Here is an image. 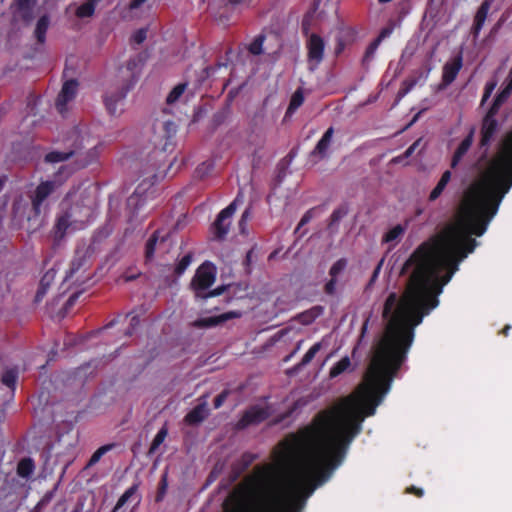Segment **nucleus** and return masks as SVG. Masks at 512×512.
Returning <instances> with one entry per match:
<instances>
[{
    "label": "nucleus",
    "mask_w": 512,
    "mask_h": 512,
    "mask_svg": "<svg viewBox=\"0 0 512 512\" xmlns=\"http://www.w3.org/2000/svg\"><path fill=\"white\" fill-rule=\"evenodd\" d=\"M415 84H416L415 80L405 81L404 85H406V87L402 90V94L403 95L407 94L415 86Z\"/></svg>",
    "instance_id": "54"
},
{
    "label": "nucleus",
    "mask_w": 512,
    "mask_h": 512,
    "mask_svg": "<svg viewBox=\"0 0 512 512\" xmlns=\"http://www.w3.org/2000/svg\"><path fill=\"white\" fill-rule=\"evenodd\" d=\"M351 360L348 356L343 357L340 361L332 366L329 371V377L335 378L342 373L351 370Z\"/></svg>",
    "instance_id": "21"
},
{
    "label": "nucleus",
    "mask_w": 512,
    "mask_h": 512,
    "mask_svg": "<svg viewBox=\"0 0 512 512\" xmlns=\"http://www.w3.org/2000/svg\"><path fill=\"white\" fill-rule=\"evenodd\" d=\"M168 236V234L162 235L159 230H156L151 235L145 246V257L147 260H151L154 257L157 248L161 249L165 245Z\"/></svg>",
    "instance_id": "12"
},
{
    "label": "nucleus",
    "mask_w": 512,
    "mask_h": 512,
    "mask_svg": "<svg viewBox=\"0 0 512 512\" xmlns=\"http://www.w3.org/2000/svg\"><path fill=\"white\" fill-rule=\"evenodd\" d=\"M23 17H24V19H29L30 18L28 15H24Z\"/></svg>",
    "instance_id": "64"
},
{
    "label": "nucleus",
    "mask_w": 512,
    "mask_h": 512,
    "mask_svg": "<svg viewBox=\"0 0 512 512\" xmlns=\"http://www.w3.org/2000/svg\"><path fill=\"white\" fill-rule=\"evenodd\" d=\"M87 164L86 159H81L77 166L62 165L54 174L53 179L41 181L29 195L34 215L39 216L46 212L49 208L47 201L50 195L61 187L77 169L85 167Z\"/></svg>",
    "instance_id": "1"
},
{
    "label": "nucleus",
    "mask_w": 512,
    "mask_h": 512,
    "mask_svg": "<svg viewBox=\"0 0 512 512\" xmlns=\"http://www.w3.org/2000/svg\"><path fill=\"white\" fill-rule=\"evenodd\" d=\"M337 279L331 277V279L325 284L324 291L326 294L333 295L336 291Z\"/></svg>",
    "instance_id": "43"
},
{
    "label": "nucleus",
    "mask_w": 512,
    "mask_h": 512,
    "mask_svg": "<svg viewBox=\"0 0 512 512\" xmlns=\"http://www.w3.org/2000/svg\"><path fill=\"white\" fill-rule=\"evenodd\" d=\"M420 142H421V139L416 140L410 147H408V149L403 153V155H401L397 158H394L393 161L399 162L403 158L410 157L414 153L416 148L419 146Z\"/></svg>",
    "instance_id": "38"
},
{
    "label": "nucleus",
    "mask_w": 512,
    "mask_h": 512,
    "mask_svg": "<svg viewBox=\"0 0 512 512\" xmlns=\"http://www.w3.org/2000/svg\"><path fill=\"white\" fill-rule=\"evenodd\" d=\"M512 93V90H509V87L505 86L503 90L497 95L490 109L492 113H498L500 106L506 101L509 95Z\"/></svg>",
    "instance_id": "27"
},
{
    "label": "nucleus",
    "mask_w": 512,
    "mask_h": 512,
    "mask_svg": "<svg viewBox=\"0 0 512 512\" xmlns=\"http://www.w3.org/2000/svg\"><path fill=\"white\" fill-rule=\"evenodd\" d=\"M137 489H138L137 484H134L130 488H128L118 499L112 512H119L120 508L122 506H124L127 503V501L137 492Z\"/></svg>",
    "instance_id": "24"
},
{
    "label": "nucleus",
    "mask_w": 512,
    "mask_h": 512,
    "mask_svg": "<svg viewBox=\"0 0 512 512\" xmlns=\"http://www.w3.org/2000/svg\"><path fill=\"white\" fill-rule=\"evenodd\" d=\"M67 147L63 151H51L45 155L44 161L46 163H59L67 161L68 159L79 156L83 149L82 137L77 129H73L69 132L65 139Z\"/></svg>",
    "instance_id": "5"
},
{
    "label": "nucleus",
    "mask_w": 512,
    "mask_h": 512,
    "mask_svg": "<svg viewBox=\"0 0 512 512\" xmlns=\"http://www.w3.org/2000/svg\"><path fill=\"white\" fill-rule=\"evenodd\" d=\"M509 329H510V326H509V325L505 326V327L503 328V330H502V333H503L505 336H507V335H508V330H509Z\"/></svg>",
    "instance_id": "59"
},
{
    "label": "nucleus",
    "mask_w": 512,
    "mask_h": 512,
    "mask_svg": "<svg viewBox=\"0 0 512 512\" xmlns=\"http://www.w3.org/2000/svg\"><path fill=\"white\" fill-rule=\"evenodd\" d=\"M48 288H46L45 286L42 288V286L40 285L39 286V289L36 293V296H35V300L37 302L41 301L42 298L44 297V295L46 294V291H47Z\"/></svg>",
    "instance_id": "52"
},
{
    "label": "nucleus",
    "mask_w": 512,
    "mask_h": 512,
    "mask_svg": "<svg viewBox=\"0 0 512 512\" xmlns=\"http://www.w3.org/2000/svg\"><path fill=\"white\" fill-rule=\"evenodd\" d=\"M257 456L252 453H244L241 457V463L243 465V468H247L250 466L255 460Z\"/></svg>",
    "instance_id": "40"
},
{
    "label": "nucleus",
    "mask_w": 512,
    "mask_h": 512,
    "mask_svg": "<svg viewBox=\"0 0 512 512\" xmlns=\"http://www.w3.org/2000/svg\"><path fill=\"white\" fill-rule=\"evenodd\" d=\"M307 62L310 70H315L324 58L325 42L318 34L312 33L306 41Z\"/></svg>",
    "instance_id": "7"
},
{
    "label": "nucleus",
    "mask_w": 512,
    "mask_h": 512,
    "mask_svg": "<svg viewBox=\"0 0 512 512\" xmlns=\"http://www.w3.org/2000/svg\"><path fill=\"white\" fill-rule=\"evenodd\" d=\"M34 469L33 460L31 458H24L17 465V474L22 478H29L33 474Z\"/></svg>",
    "instance_id": "22"
},
{
    "label": "nucleus",
    "mask_w": 512,
    "mask_h": 512,
    "mask_svg": "<svg viewBox=\"0 0 512 512\" xmlns=\"http://www.w3.org/2000/svg\"><path fill=\"white\" fill-rule=\"evenodd\" d=\"M236 316H238L237 313L229 312V313L222 314L220 316L201 318V319L195 320L192 323V326L195 328H200V329L210 328V327L217 326L218 324H220L228 319H231L233 317H236Z\"/></svg>",
    "instance_id": "14"
},
{
    "label": "nucleus",
    "mask_w": 512,
    "mask_h": 512,
    "mask_svg": "<svg viewBox=\"0 0 512 512\" xmlns=\"http://www.w3.org/2000/svg\"><path fill=\"white\" fill-rule=\"evenodd\" d=\"M380 44V40H374L367 48L365 53V58H371L373 57L374 53L376 52L378 46Z\"/></svg>",
    "instance_id": "47"
},
{
    "label": "nucleus",
    "mask_w": 512,
    "mask_h": 512,
    "mask_svg": "<svg viewBox=\"0 0 512 512\" xmlns=\"http://www.w3.org/2000/svg\"><path fill=\"white\" fill-rule=\"evenodd\" d=\"M113 444H107V445H103L101 446L100 448H98L91 456V458L89 459L87 465H86V468H90L92 466H94L96 463L99 462V460L101 459V457L106 454L108 451H110L112 448H113Z\"/></svg>",
    "instance_id": "25"
},
{
    "label": "nucleus",
    "mask_w": 512,
    "mask_h": 512,
    "mask_svg": "<svg viewBox=\"0 0 512 512\" xmlns=\"http://www.w3.org/2000/svg\"><path fill=\"white\" fill-rule=\"evenodd\" d=\"M321 312V307H314L313 309L300 314L299 319L303 324H310Z\"/></svg>",
    "instance_id": "34"
},
{
    "label": "nucleus",
    "mask_w": 512,
    "mask_h": 512,
    "mask_svg": "<svg viewBox=\"0 0 512 512\" xmlns=\"http://www.w3.org/2000/svg\"><path fill=\"white\" fill-rule=\"evenodd\" d=\"M17 378H18V373L15 369H7L2 374L1 382L5 386H7L11 389H14Z\"/></svg>",
    "instance_id": "26"
},
{
    "label": "nucleus",
    "mask_w": 512,
    "mask_h": 512,
    "mask_svg": "<svg viewBox=\"0 0 512 512\" xmlns=\"http://www.w3.org/2000/svg\"><path fill=\"white\" fill-rule=\"evenodd\" d=\"M167 429L165 427L161 428L158 433L155 435L151 446L149 448L148 454L151 455L156 452V450L159 448V446L164 442L166 436H167Z\"/></svg>",
    "instance_id": "30"
},
{
    "label": "nucleus",
    "mask_w": 512,
    "mask_h": 512,
    "mask_svg": "<svg viewBox=\"0 0 512 512\" xmlns=\"http://www.w3.org/2000/svg\"><path fill=\"white\" fill-rule=\"evenodd\" d=\"M77 82L75 80L66 81L56 99V108L60 114L67 111V104L74 99L77 92Z\"/></svg>",
    "instance_id": "10"
},
{
    "label": "nucleus",
    "mask_w": 512,
    "mask_h": 512,
    "mask_svg": "<svg viewBox=\"0 0 512 512\" xmlns=\"http://www.w3.org/2000/svg\"><path fill=\"white\" fill-rule=\"evenodd\" d=\"M383 261L384 260L381 259L380 262L378 263V265L376 266V268L374 269L372 277H371V280H370V284L373 283L377 279V277H378V275L380 273Z\"/></svg>",
    "instance_id": "50"
},
{
    "label": "nucleus",
    "mask_w": 512,
    "mask_h": 512,
    "mask_svg": "<svg viewBox=\"0 0 512 512\" xmlns=\"http://www.w3.org/2000/svg\"><path fill=\"white\" fill-rule=\"evenodd\" d=\"M347 267V260L344 258H341L337 260L332 267L329 270V275L333 278L337 279V276L340 275L345 268Z\"/></svg>",
    "instance_id": "33"
},
{
    "label": "nucleus",
    "mask_w": 512,
    "mask_h": 512,
    "mask_svg": "<svg viewBox=\"0 0 512 512\" xmlns=\"http://www.w3.org/2000/svg\"><path fill=\"white\" fill-rule=\"evenodd\" d=\"M146 36H147V31L146 29H139L138 31H136L133 36H132V40L133 42H135L136 44H141L145 39H146Z\"/></svg>",
    "instance_id": "41"
},
{
    "label": "nucleus",
    "mask_w": 512,
    "mask_h": 512,
    "mask_svg": "<svg viewBox=\"0 0 512 512\" xmlns=\"http://www.w3.org/2000/svg\"><path fill=\"white\" fill-rule=\"evenodd\" d=\"M140 324V319L138 316H132L130 319V328L127 330V335H132L133 330Z\"/></svg>",
    "instance_id": "48"
},
{
    "label": "nucleus",
    "mask_w": 512,
    "mask_h": 512,
    "mask_svg": "<svg viewBox=\"0 0 512 512\" xmlns=\"http://www.w3.org/2000/svg\"><path fill=\"white\" fill-rule=\"evenodd\" d=\"M208 416L207 403L203 402L194 407L184 418L185 422L189 425H196L201 423Z\"/></svg>",
    "instance_id": "18"
},
{
    "label": "nucleus",
    "mask_w": 512,
    "mask_h": 512,
    "mask_svg": "<svg viewBox=\"0 0 512 512\" xmlns=\"http://www.w3.org/2000/svg\"><path fill=\"white\" fill-rule=\"evenodd\" d=\"M251 0H229V3L233 6H246L249 5Z\"/></svg>",
    "instance_id": "56"
},
{
    "label": "nucleus",
    "mask_w": 512,
    "mask_h": 512,
    "mask_svg": "<svg viewBox=\"0 0 512 512\" xmlns=\"http://www.w3.org/2000/svg\"><path fill=\"white\" fill-rule=\"evenodd\" d=\"M192 261V255L191 254H187L185 255L180 261L179 263L177 264L176 268H175V272L178 274V275H181L182 273H184V271L187 269V267L190 265Z\"/></svg>",
    "instance_id": "35"
},
{
    "label": "nucleus",
    "mask_w": 512,
    "mask_h": 512,
    "mask_svg": "<svg viewBox=\"0 0 512 512\" xmlns=\"http://www.w3.org/2000/svg\"><path fill=\"white\" fill-rule=\"evenodd\" d=\"M301 343H302V341L298 342L296 350H298L300 348Z\"/></svg>",
    "instance_id": "60"
},
{
    "label": "nucleus",
    "mask_w": 512,
    "mask_h": 512,
    "mask_svg": "<svg viewBox=\"0 0 512 512\" xmlns=\"http://www.w3.org/2000/svg\"><path fill=\"white\" fill-rule=\"evenodd\" d=\"M48 27H49V17L47 15H44L38 20V22L36 24V28H35V36H36L38 42L41 44L45 42L46 32L48 30Z\"/></svg>",
    "instance_id": "23"
},
{
    "label": "nucleus",
    "mask_w": 512,
    "mask_h": 512,
    "mask_svg": "<svg viewBox=\"0 0 512 512\" xmlns=\"http://www.w3.org/2000/svg\"><path fill=\"white\" fill-rule=\"evenodd\" d=\"M451 176H452V173H451L450 170H446L442 174V176H441L440 180L438 181L437 185L433 188V190L429 194L428 200L430 202H433V201L437 200L441 196V194L443 193L444 189L446 188V186L450 182Z\"/></svg>",
    "instance_id": "19"
},
{
    "label": "nucleus",
    "mask_w": 512,
    "mask_h": 512,
    "mask_svg": "<svg viewBox=\"0 0 512 512\" xmlns=\"http://www.w3.org/2000/svg\"><path fill=\"white\" fill-rule=\"evenodd\" d=\"M185 89H186V84H178L177 86H175L173 88V90L167 96V99H166L167 103L168 104L175 103L180 98V96L184 93Z\"/></svg>",
    "instance_id": "32"
},
{
    "label": "nucleus",
    "mask_w": 512,
    "mask_h": 512,
    "mask_svg": "<svg viewBox=\"0 0 512 512\" xmlns=\"http://www.w3.org/2000/svg\"><path fill=\"white\" fill-rule=\"evenodd\" d=\"M62 205L72 214L73 221L80 222L82 225L91 218L96 200L87 189H77L67 193Z\"/></svg>",
    "instance_id": "3"
},
{
    "label": "nucleus",
    "mask_w": 512,
    "mask_h": 512,
    "mask_svg": "<svg viewBox=\"0 0 512 512\" xmlns=\"http://www.w3.org/2000/svg\"><path fill=\"white\" fill-rule=\"evenodd\" d=\"M78 224L80 225V222L73 221L72 214L65 209V211L56 219L54 226L56 237L63 238L71 226H76Z\"/></svg>",
    "instance_id": "13"
},
{
    "label": "nucleus",
    "mask_w": 512,
    "mask_h": 512,
    "mask_svg": "<svg viewBox=\"0 0 512 512\" xmlns=\"http://www.w3.org/2000/svg\"><path fill=\"white\" fill-rule=\"evenodd\" d=\"M334 134L333 127H329L326 132L323 134L321 139L316 144L314 150L311 152L312 156H319L320 159H323L327 155V151L330 147L332 137Z\"/></svg>",
    "instance_id": "15"
},
{
    "label": "nucleus",
    "mask_w": 512,
    "mask_h": 512,
    "mask_svg": "<svg viewBox=\"0 0 512 512\" xmlns=\"http://www.w3.org/2000/svg\"><path fill=\"white\" fill-rule=\"evenodd\" d=\"M405 230V227L400 224L394 226L383 235L382 242L393 243L392 246H394L395 243L403 236Z\"/></svg>",
    "instance_id": "20"
},
{
    "label": "nucleus",
    "mask_w": 512,
    "mask_h": 512,
    "mask_svg": "<svg viewBox=\"0 0 512 512\" xmlns=\"http://www.w3.org/2000/svg\"><path fill=\"white\" fill-rule=\"evenodd\" d=\"M491 7V2L489 0H485L481 6L478 8L476 15L474 17V23L472 27V31L474 36H478L479 32L481 31L485 20L487 18L488 12Z\"/></svg>",
    "instance_id": "17"
},
{
    "label": "nucleus",
    "mask_w": 512,
    "mask_h": 512,
    "mask_svg": "<svg viewBox=\"0 0 512 512\" xmlns=\"http://www.w3.org/2000/svg\"><path fill=\"white\" fill-rule=\"evenodd\" d=\"M322 347V344L321 342H317L315 343L306 353L305 355L303 356L301 362L297 365L298 368L302 367V366H306L307 364H309L313 358L315 357V355L320 351Z\"/></svg>",
    "instance_id": "29"
},
{
    "label": "nucleus",
    "mask_w": 512,
    "mask_h": 512,
    "mask_svg": "<svg viewBox=\"0 0 512 512\" xmlns=\"http://www.w3.org/2000/svg\"><path fill=\"white\" fill-rule=\"evenodd\" d=\"M512 93V90H509V87L505 86L503 90L497 95L490 109L492 113H498L500 106L506 101L509 95Z\"/></svg>",
    "instance_id": "28"
},
{
    "label": "nucleus",
    "mask_w": 512,
    "mask_h": 512,
    "mask_svg": "<svg viewBox=\"0 0 512 512\" xmlns=\"http://www.w3.org/2000/svg\"><path fill=\"white\" fill-rule=\"evenodd\" d=\"M140 275V273L137 271L135 273H129L128 271L124 273L123 275V279L128 282V281H132L134 279H136L138 276Z\"/></svg>",
    "instance_id": "55"
},
{
    "label": "nucleus",
    "mask_w": 512,
    "mask_h": 512,
    "mask_svg": "<svg viewBox=\"0 0 512 512\" xmlns=\"http://www.w3.org/2000/svg\"><path fill=\"white\" fill-rule=\"evenodd\" d=\"M474 138V130H471L469 134L462 140V142L459 144L458 148L456 149L452 161H451V167L455 168L459 162L462 160L464 155L468 152V150L471 148Z\"/></svg>",
    "instance_id": "16"
},
{
    "label": "nucleus",
    "mask_w": 512,
    "mask_h": 512,
    "mask_svg": "<svg viewBox=\"0 0 512 512\" xmlns=\"http://www.w3.org/2000/svg\"><path fill=\"white\" fill-rule=\"evenodd\" d=\"M242 202L243 195L239 192L236 198L218 214L215 222L213 223L215 238L222 240L226 237L231 226L232 216L237 209V205Z\"/></svg>",
    "instance_id": "6"
},
{
    "label": "nucleus",
    "mask_w": 512,
    "mask_h": 512,
    "mask_svg": "<svg viewBox=\"0 0 512 512\" xmlns=\"http://www.w3.org/2000/svg\"><path fill=\"white\" fill-rule=\"evenodd\" d=\"M264 37H257L249 46V51L254 55H259L262 53Z\"/></svg>",
    "instance_id": "36"
},
{
    "label": "nucleus",
    "mask_w": 512,
    "mask_h": 512,
    "mask_svg": "<svg viewBox=\"0 0 512 512\" xmlns=\"http://www.w3.org/2000/svg\"><path fill=\"white\" fill-rule=\"evenodd\" d=\"M429 73H430V70H427L425 77H428Z\"/></svg>",
    "instance_id": "62"
},
{
    "label": "nucleus",
    "mask_w": 512,
    "mask_h": 512,
    "mask_svg": "<svg viewBox=\"0 0 512 512\" xmlns=\"http://www.w3.org/2000/svg\"><path fill=\"white\" fill-rule=\"evenodd\" d=\"M135 68L136 62L130 60L125 68L119 69L117 75L118 89L117 91L108 92L105 97V106L109 114L116 115L121 112L124 98L138 79Z\"/></svg>",
    "instance_id": "2"
},
{
    "label": "nucleus",
    "mask_w": 512,
    "mask_h": 512,
    "mask_svg": "<svg viewBox=\"0 0 512 512\" xmlns=\"http://www.w3.org/2000/svg\"><path fill=\"white\" fill-rule=\"evenodd\" d=\"M54 280V273L51 272V271H48L44 274V276L42 277L41 281H40V285L42 286V288L45 286L46 288H48L51 284V282Z\"/></svg>",
    "instance_id": "46"
},
{
    "label": "nucleus",
    "mask_w": 512,
    "mask_h": 512,
    "mask_svg": "<svg viewBox=\"0 0 512 512\" xmlns=\"http://www.w3.org/2000/svg\"><path fill=\"white\" fill-rule=\"evenodd\" d=\"M304 101V96L301 90H297L294 92V94L291 97L290 104L288 107V112H293L296 109H298Z\"/></svg>",
    "instance_id": "31"
},
{
    "label": "nucleus",
    "mask_w": 512,
    "mask_h": 512,
    "mask_svg": "<svg viewBox=\"0 0 512 512\" xmlns=\"http://www.w3.org/2000/svg\"><path fill=\"white\" fill-rule=\"evenodd\" d=\"M344 212L340 209L334 210L330 216V224L329 226L332 227L335 223L339 222L342 217L344 216Z\"/></svg>",
    "instance_id": "45"
},
{
    "label": "nucleus",
    "mask_w": 512,
    "mask_h": 512,
    "mask_svg": "<svg viewBox=\"0 0 512 512\" xmlns=\"http://www.w3.org/2000/svg\"><path fill=\"white\" fill-rule=\"evenodd\" d=\"M250 215H251V211H250V208H247L242 216H241V219L239 221V230L242 234H246L247 231H246V225H247V221L249 220L250 218Z\"/></svg>",
    "instance_id": "37"
},
{
    "label": "nucleus",
    "mask_w": 512,
    "mask_h": 512,
    "mask_svg": "<svg viewBox=\"0 0 512 512\" xmlns=\"http://www.w3.org/2000/svg\"><path fill=\"white\" fill-rule=\"evenodd\" d=\"M17 2L21 9H30L34 0H17Z\"/></svg>",
    "instance_id": "51"
},
{
    "label": "nucleus",
    "mask_w": 512,
    "mask_h": 512,
    "mask_svg": "<svg viewBox=\"0 0 512 512\" xmlns=\"http://www.w3.org/2000/svg\"><path fill=\"white\" fill-rule=\"evenodd\" d=\"M313 213H314V209H310L302 216V218L296 228V232L299 231L302 226L306 225L313 218Z\"/></svg>",
    "instance_id": "42"
},
{
    "label": "nucleus",
    "mask_w": 512,
    "mask_h": 512,
    "mask_svg": "<svg viewBox=\"0 0 512 512\" xmlns=\"http://www.w3.org/2000/svg\"><path fill=\"white\" fill-rule=\"evenodd\" d=\"M391 33V30L389 29H384L381 31V33L379 34V36L376 38V40H380V43L382 42V40L384 38H386L387 36H389Z\"/></svg>",
    "instance_id": "58"
},
{
    "label": "nucleus",
    "mask_w": 512,
    "mask_h": 512,
    "mask_svg": "<svg viewBox=\"0 0 512 512\" xmlns=\"http://www.w3.org/2000/svg\"><path fill=\"white\" fill-rule=\"evenodd\" d=\"M496 87V83L495 82H489L485 85V89H484V94H483V97H482V100H481V104L483 105L488 99L489 97L491 96L493 90L495 89Z\"/></svg>",
    "instance_id": "39"
},
{
    "label": "nucleus",
    "mask_w": 512,
    "mask_h": 512,
    "mask_svg": "<svg viewBox=\"0 0 512 512\" xmlns=\"http://www.w3.org/2000/svg\"><path fill=\"white\" fill-rule=\"evenodd\" d=\"M463 65L462 55L459 53L448 60L442 69V79L439 84V90L447 88L457 77Z\"/></svg>",
    "instance_id": "9"
},
{
    "label": "nucleus",
    "mask_w": 512,
    "mask_h": 512,
    "mask_svg": "<svg viewBox=\"0 0 512 512\" xmlns=\"http://www.w3.org/2000/svg\"><path fill=\"white\" fill-rule=\"evenodd\" d=\"M407 492L412 493V494L416 495L417 497H422L424 494L422 489L417 488L415 486H411V487L407 488Z\"/></svg>",
    "instance_id": "53"
},
{
    "label": "nucleus",
    "mask_w": 512,
    "mask_h": 512,
    "mask_svg": "<svg viewBox=\"0 0 512 512\" xmlns=\"http://www.w3.org/2000/svg\"><path fill=\"white\" fill-rule=\"evenodd\" d=\"M429 73H430V70H427L425 77H428Z\"/></svg>",
    "instance_id": "61"
},
{
    "label": "nucleus",
    "mask_w": 512,
    "mask_h": 512,
    "mask_svg": "<svg viewBox=\"0 0 512 512\" xmlns=\"http://www.w3.org/2000/svg\"><path fill=\"white\" fill-rule=\"evenodd\" d=\"M216 276V269L213 264L209 262L203 263L196 271L195 276L192 280V287L195 290L196 296L201 298H209L221 295L228 286H220L214 290L206 293L205 291L214 283Z\"/></svg>",
    "instance_id": "4"
},
{
    "label": "nucleus",
    "mask_w": 512,
    "mask_h": 512,
    "mask_svg": "<svg viewBox=\"0 0 512 512\" xmlns=\"http://www.w3.org/2000/svg\"><path fill=\"white\" fill-rule=\"evenodd\" d=\"M269 416L270 411L267 406H252L246 410L243 416L239 419L236 424V428L242 430L250 425H257L266 420Z\"/></svg>",
    "instance_id": "8"
},
{
    "label": "nucleus",
    "mask_w": 512,
    "mask_h": 512,
    "mask_svg": "<svg viewBox=\"0 0 512 512\" xmlns=\"http://www.w3.org/2000/svg\"><path fill=\"white\" fill-rule=\"evenodd\" d=\"M370 317H371V315H368L366 317V319L364 320V322H363V325L361 327V333H360V336H359V342H361L363 340V338L365 337V335L367 333Z\"/></svg>",
    "instance_id": "49"
},
{
    "label": "nucleus",
    "mask_w": 512,
    "mask_h": 512,
    "mask_svg": "<svg viewBox=\"0 0 512 512\" xmlns=\"http://www.w3.org/2000/svg\"><path fill=\"white\" fill-rule=\"evenodd\" d=\"M229 392L227 390L222 391L219 395L214 399V408H220L225 402Z\"/></svg>",
    "instance_id": "44"
},
{
    "label": "nucleus",
    "mask_w": 512,
    "mask_h": 512,
    "mask_svg": "<svg viewBox=\"0 0 512 512\" xmlns=\"http://www.w3.org/2000/svg\"><path fill=\"white\" fill-rule=\"evenodd\" d=\"M146 1L147 0H131V2L129 4V8L130 9H137L138 7H140Z\"/></svg>",
    "instance_id": "57"
},
{
    "label": "nucleus",
    "mask_w": 512,
    "mask_h": 512,
    "mask_svg": "<svg viewBox=\"0 0 512 512\" xmlns=\"http://www.w3.org/2000/svg\"><path fill=\"white\" fill-rule=\"evenodd\" d=\"M497 113H492V110L489 109L486 116L483 119L482 127H481V145H487L495 134L498 123L495 119Z\"/></svg>",
    "instance_id": "11"
},
{
    "label": "nucleus",
    "mask_w": 512,
    "mask_h": 512,
    "mask_svg": "<svg viewBox=\"0 0 512 512\" xmlns=\"http://www.w3.org/2000/svg\"><path fill=\"white\" fill-rule=\"evenodd\" d=\"M429 73H430V70H427L425 77H428Z\"/></svg>",
    "instance_id": "63"
}]
</instances>
